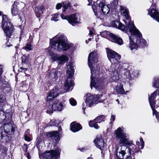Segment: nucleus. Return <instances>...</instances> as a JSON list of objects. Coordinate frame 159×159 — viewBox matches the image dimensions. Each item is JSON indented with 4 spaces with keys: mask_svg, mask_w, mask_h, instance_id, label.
<instances>
[{
    "mask_svg": "<svg viewBox=\"0 0 159 159\" xmlns=\"http://www.w3.org/2000/svg\"><path fill=\"white\" fill-rule=\"evenodd\" d=\"M107 56L108 59L112 63L111 66L109 69L110 74L112 79L111 81H115L119 79V75L123 71L122 75L124 79L129 78L130 73L129 70L126 69L123 70L122 65L119 63L120 58V56L116 52L109 49H107Z\"/></svg>",
    "mask_w": 159,
    "mask_h": 159,
    "instance_id": "1",
    "label": "nucleus"
},
{
    "mask_svg": "<svg viewBox=\"0 0 159 159\" xmlns=\"http://www.w3.org/2000/svg\"><path fill=\"white\" fill-rule=\"evenodd\" d=\"M121 14L124 16L126 20H124L125 23L128 24V27L129 32L133 34L129 37V47L131 50L136 49L138 47L141 41V34L137 29L133 23L131 21L129 15L127 8L125 7L120 6Z\"/></svg>",
    "mask_w": 159,
    "mask_h": 159,
    "instance_id": "2",
    "label": "nucleus"
},
{
    "mask_svg": "<svg viewBox=\"0 0 159 159\" xmlns=\"http://www.w3.org/2000/svg\"><path fill=\"white\" fill-rule=\"evenodd\" d=\"M51 41L52 46L46 48V51L49 52L50 58L53 61H58L59 56L52 52V49L57 51H66L69 48H71L73 46L72 44L66 43V37L63 35H57Z\"/></svg>",
    "mask_w": 159,
    "mask_h": 159,
    "instance_id": "3",
    "label": "nucleus"
},
{
    "mask_svg": "<svg viewBox=\"0 0 159 159\" xmlns=\"http://www.w3.org/2000/svg\"><path fill=\"white\" fill-rule=\"evenodd\" d=\"M97 53L96 52H93L90 53L89 54L88 58V64L90 68L91 73V82L90 83V87L91 89L92 87H94L96 89H98L99 90L101 89L103 85L102 80H96V78L94 75V71L93 70V67L95 65V63L97 61Z\"/></svg>",
    "mask_w": 159,
    "mask_h": 159,
    "instance_id": "4",
    "label": "nucleus"
},
{
    "mask_svg": "<svg viewBox=\"0 0 159 159\" xmlns=\"http://www.w3.org/2000/svg\"><path fill=\"white\" fill-rule=\"evenodd\" d=\"M2 27L5 35L7 37L11 38L14 32V27L11 23L10 20L5 15L2 16Z\"/></svg>",
    "mask_w": 159,
    "mask_h": 159,
    "instance_id": "5",
    "label": "nucleus"
},
{
    "mask_svg": "<svg viewBox=\"0 0 159 159\" xmlns=\"http://www.w3.org/2000/svg\"><path fill=\"white\" fill-rule=\"evenodd\" d=\"M134 147V145H130L129 147L127 148V146L124 145L118 146L116 149V157L119 159H123L124 158V156L127 154L126 158L128 159L131 156V152L129 149Z\"/></svg>",
    "mask_w": 159,
    "mask_h": 159,
    "instance_id": "6",
    "label": "nucleus"
},
{
    "mask_svg": "<svg viewBox=\"0 0 159 159\" xmlns=\"http://www.w3.org/2000/svg\"><path fill=\"white\" fill-rule=\"evenodd\" d=\"M74 73L73 63L69 62V64L67 66L66 73L67 76H69L65 83V87L67 88L66 92L70 89L74 85V82L71 77L73 75Z\"/></svg>",
    "mask_w": 159,
    "mask_h": 159,
    "instance_id": "7",
    "label": "nucleus"
},
{
    "mask_svg": "<svg viewBox=\"0 0 159 159\" xmlns=\"http://www.w3.org/2000/svg\"><path fill=\"white\" fill-rule=\"evenodd\" d=\"M101 96L100 95H96L95 96L90 93L86 94L84 96L85 102L83 104V110L84 111L86 107H91L98 103L101 102L98 100Z\"/></svg>",
    "mask_w": 159,
    "mask_h": 159,
    "instance_id": "8",
    "label": "nucleus"
},
{
    "mask_svg": "<svg viewBox=\"0 0 159 159\" xmlns=\"http://www.w3.org/2000/svg\"><path fill=\"white\" fill-rule=\"evenodd\" d=\"M114 133L116 139L120 141V144H129L127 135L124 132L122 128L119 127L114 131Z\"/></svg>",
    "mask_w": 159,
    "mask_h": 159,
    "instance_id": "9",
    "label": "nucleus"
},
{
    "mask_svg": "<svg viewBox=\"0 0 159 159\" xmlns=\"http://www.w3.org/2000/svg\"><path fill=\"white\" fill-rule=\"evenodd\" d=\"M64 87L65 90L63 92H61L59 91V89L57 86H55L50 92L48 93L47 97V101H48L52 100L53 98L58 96L60 94L66 92L70 89L67 91L66 92V91L67 89V88L66 87H65V85H64Z\"/></svg>",
    "mask_w": 159,
    "mask_h": 159,
    "instance_id": "10",
    "label": "nucleus"
},
{
    "mask_svg": "<svg viewBox=\"0 0 159 159\" xmlns=\"http://www.w3.org/2000/svg\"><path fill=\"white\" fill-rule=\"evenodd\" d=\"M61 150L58 148L56 150L48 151L43 153V157L47 159H57L60 156Z\"/></svg>",
    "mask_w": 159,
    "mask_h": 159,
    "instance_id": "11",
    "label": "nucleus"
},
{
    "mask_svg": "<svg viewBox=\"0 0 159 159\" xmlns=\"http://www.w3.org/2000/svg\"><path fill=\"white\" fill-rule=\"evenodd\" d=\"M111 25L112 27L120 29L123 31H125L127 33H128V32L130 33L131 34L130 36H129V34H128L129 38L133 34V33L129 31L128 24L127 25V26L125 27L122 24L117 20H114L111 23Z\"/></svg>",
    "mask_w": 159,
    "mask_h": 159,
    "instance_id": "12",
    "label": "nucleus"
},
{
    "mask_svg": "<svg viewBox=\"0 0 159 159\" xmlns=\"http://www.w3.org/2000/svg\"><path fill=\"white\" fill-rule=\"evenodd\" d=\"M63 104L57 100L52 101L51 105L48 106L49 111L52 112V111H61L63 108Z\"/></svg>",
    "mask_w": 159,
    "mask_h": 159,
    "instance_id": "13",
    "label": "nucleus"
},
{
    "mask_svg": "<svg viewBox=\"0 0 159 159\" xmlns=\"http://www.w3.org/2000/svg\"><path fill=\"white\" fill-rule=\"evenodd\" d=\"M148 14L154 20L159 23V13L156 9L154 4H152L149 9Z\"/></svg>",
    "mask_w": 159,
    "mask_h": 159,
    "instance_id": "14",
    "label": "nucleus"
},
{
    "mask_svg": "<svg viewBox=\"0 0 159 159\" xmlns=\"http://www.w3.org/2000/svg\"><path fill=\"white\" fill-rule=\"evenodd\" d=\"M157 101H159V90L156 89L151 95L149 98V101L151 107H153Z\"/></svg>",
    "mask_w": 159,
    "mask_h": 159,
    "instance_id": "15",
    "label": "nucleus"
},
{
    "mask_svg": "<svg viewBox=\"0 0 159 159\" xmlns=\"http://www.w3.org/2000/svg\"><path fill=\"white\" fill-rule=\"evenodd\" d=\"M79 15L77 13L72 14L68 17L67 20L69 23L72 25L78 23V19Z\"/></svg>",
    "mask_w": 159,
    "mask_h": 159,
    "instance_id": "16",
    "label": "nucleus"
},
{
    "mask_svg": "<svg viewBox=\"0 0 159 159\" xmlns=\"http://www.w3.org/2000/svg\"><path fill=\"white\" fill-rule=\"evenodd\" d=\"M94 142L95 146L98 148L102 149L103 148L104 145V140L100 136H97Z\"/></svg>",
    "mask_w": 159,
    "mask_h": 159,
    "instance_id": "17",
    "label": "nucleus"
},
{
    "mask_svg": "<svg viewBox=\"0 0 159 159\" xmlns=\"http://www.w3.org/2000/svg\"><path fill=\"white\" fill-rule=\"evenodd\" d=\"M2 128L4 129L5 132L8 134H11L14 130L13 125L11 123L4 124L2 127Z\"/></svg>",
    "mask_w": 159,
    "mask_h": 159,
    "instance_id": "18",
    "label": "nucleus"
},
{
    "mask_svg": "<svg viewBox=\"0 0 159 159\" xmlns=\"http://www.w3.org/2000/svg\"><path fill=\"white\" fill-rule=\"evenodd\" d=\"M110 40L119 45H121L123 43V41L121 38L113 34H111Z\"/></svg>",
    "mask_w": 159,
    "mask_h": 159,
    "instance_id": "19",
    "label": "nucleus"
},
{
    "mask_svg": "<svg viewBox=\"0 0 159 159\" xmlns=\"http://www.w3.org/2000/svg\"><path fill=\"white\" fill-rule=\"evenodd\" d=\"M71 130L74 132H77L81 129L82 126L79 124L73 122L70 124Z\"/></svg>",
    "mask_w": 159,
    "mask_h": 159,
    "instance_id": "20",
    "label": "nucleus"
},
{
    "mask_svg": "<svg viewBox=\"0 0 159 159\" xmlns=\"http://www.w3.org/2000/svg\"><path fill=\"white\" fill-rule=\"evenodd\" d=\"M69 59V56L68 55H62L59 56L58 62L59 64H64L68 61Z\"/></svg>",
    "mask_w": 159,
    "mask_h": 159,
    "instance_id": "21",
    "label": "nucleus"
},
{
    "mask_svg": "<svg viewBox=\"0 0 159 159\" xmlns=\"http://www.w3.org/2000/svg\"><path fill=\"white\" fill-rule=\"evenodd\" d=\"M124 83H121L118 84L116 87V89L117 93L120 94H125L126 92L123 89V85Z\"/></svg>",
    "mask_w": 159,
    "mask_h": 159,
    "instance_id": "22",
    "label": "nucleus"
},
{
    "mask_svg": "<svg viewBox=\"0 0 159 159\" xmlns=\"http://www.w3.org/2000/svg\"><path fill=\"white\" fill-rule=\"evenodd\" d=\"M48 136L55 140H59L60 139L59 134L57 131L49 133Z\"/></svg>",
    "mask_w": 159,
    "mask_h": 159,
    "instance_id": "23",
    "label": "nucleus"
},
{
    "mask_svg": "<svg viewBox=\"0 0 159 159\" xmlns=\"http://www.w3.org/2000/svg\"><path fill=\"white\" fill-rule=\"evenodd\" d=\"M30 56L23 55L22 57V64L23 65L28 64L30 62Z\"/></svg>",
    "mask_w": 159,
    "mask_h": 159,
    "instance_id": "24",
    "label": "nucleus"
},
{
    "mask_svg": "<svg viewBox=\"0 0 159 159\" xmlns=\"http://www.w3.org/2000/svg\"><path fill=\"white\" fill-rule=\"evenodd\" d=\"M14 5V7H16L19 10L24 8L25 6V4L22 2H16Z\"/></svg>",
    "mask_w": 159,
    "mask_h": 159,
    "instance_id": "25",
    "label": "nucleus"
},
{
    "mask_svg": "<svg viewBox=\"0 0 159 159\" xmlns=\"http://www.w3.org/2000/svg\"><path fill=\"white\" fill-rule=\"evenodd\" d=\"M101 10L103 14L105 15L108 14L110 11L109 8L107 5L104 6V7L101 9Z\"/></svg>",
    "mask_w": 159,
    "mask_h": 159,
    "instance_id": "26",
    "label": "nucleus"
},
{
    "mask_svg": "<svg viewBox=\"0 0 159 159\" xmlns=\"http://www.w3.org/2000/svg\"><path fill=\"white\" fill-rule=\"evenodd\" d=\"M11 13L13 16H16L18 15L19 10L16 7H14V5H13V8H11Z\"/></svg>",
    "mask_w": 159,
    "mask_h": 159,
    "instance_id": "27",
    "label": "nucleus"
},
{
    "mask_svg": "<svg viewBox=\"0 0 159 159\" xmlns=\"http://www.w3.org/2000/svg\"><path fill=\"white\" fill-rule=\"evenodd\" d=\"M97 123V122H94V120L93 121H90L89 122V125L91 127H93L97 129H98L99 127L96 123Z\"/></svg>",
    "mask_w": 159,
    "mask_h": 159,
    "instance_id": "28",
    "label": "nucleus"
},
{
    "mask_svg": "<svg viewBox=\"0 0 159 159\" xmlns=\"http://www.w3.org/2000/svg\"><path fill=\"white\" fill-rule=\"evenodd\" d=\"M153 86L156 88H159V79L155 78L153 83Z\"/></svg>",
    "mask_w": 159,
    "mask_h": 159,
    "instance_id": "29",
    "label": "nucleus"
},
{
    "mask_svg": "<svg viewBox=\"0 0 159 159\" xmlns=\"http://www.w3.org/2000/svg\"><path fill=\"white\" fill-rule=\"evenodd\" d=\"M63 9L62 11L64 12L70 7V3L68 2H64L63 3Z\"/></svg>",
    "mask_w": 159,
    "mask_h": 159,
    "instance_id": "30",
    "label": "nucleus"
},
{
    "mask_svg": "<svg viewBox=\"0 0 159 159\" xmlns=\"http://www.w3.org/2000/svg\"><path fill=\"white\" fill-rule=\"evenodd\" d=\"M105 118V116H101L97 117L96 119L94 120V122H97V123H100L102 121H103Z\"/></svg>",
    "mask_w": 159,
    "mask_h": 159,
    "instance_id": "31",
    "label": "nucleus"
},
{
    "mask_svg": "<svg viewBox=\"0 0 159 159\" xmlns=\"http://www.w3.org/2000/svg\"><path fill=\"white\" fill-rule=\"evenodd\" d=\"M155 106V105L154 106L152 107H151L152 109V111H153V116H154L155 115V116H156V118L158 120H159V113L158 112H157L155 109L154 108Z\"/></svg>",
    "mask_w": 159,
    "mask_h": 159,
    "instance_id": "32",
    "label": "nucleus"
},
{
    "mask_svg": "<svg viewBox=\"0 0 159 159\" xmlns=\"http://www.w3.org/2000/svg\"><path fill=\"white\" fill-rule=\"evenodd\" d=\"M111 34H113L110 33V32L105 31L102 32L101 35L102 36L105 38H107L108 36H109L111 38Z\"/></svg>",
    "mask_w": 159,
    "mask_h": 159,
    "instance_id": "33",
    "label": "nucleus"
},
{
    "mask_svg": "<svg viewBox=\"0 0 159 159\" xmlns=\"http://www.w3.org/2000/svg\"><path fill=\"white\" fill-rule=\"evenodd\" d=\"M59 15L58 13H55L52 15V17L51 20V21H57L58 20L57 19L59 17Z\"/></svg>",
    "mask_w": 159,
    "mask_h": 159,
    "instance_id": "34",
    "label": "nucleus"
},
{
    "mask_svg": "<svg viewBox=\"0 0 159 159\" xmlns=\"http://www.w3.org/2000/svg\"><path fill=\"white\" fill-rule=\"evenodd\" d=\"M104 0H98L97 1V4H98L99 7L101 8L104 7V6H106L104 4L105 2Z\"/></svg>",
    "mask_w": 159,
    "mask_h": 159,
    "instance_id": "35",
    "label": "nucleus"
},
{
    "mask_svg": "<svg viewBox=\"0 0 159 159\" xmlns=\"http://www.w3.org/2000/svg\"><path fill=\"white\" fill-rule=\"evenodd\" d=\"M23 48L27 52L31 51L32 50V45L30 43H27L26 46L24 47Z\"/></svg>",
    "mask_w": 159,
    "mask_h": 159,
    "instance_id": "36",
    "label": "nucleus"
},
{
    "mask_svg": "<svg viewBox=\"0 0 159 159\" xmlns=\"http://www.w3.org/2000/svg\"><path fill=\"white\" fill-rule=\"evenodd\" d=\"M70 102L71 105L74 106L76 104V102L73 98H71L69 100Z\"/></svg>",
    "mask_w": 159,
    "mask_h": 159,
    "instance_id": "37",
    "label": "nucleus"
},
{
    "mask_svg": "<svg viewBox=\"0 0 159 159\" xmlns=\"http://www.w3.org/2000/svg\"><path fill=\"white\" fill-rule=\"evenodd\" d=\"M35 11L36 12V15L38 17H39V16L37 15V14L40 15L43 13L42 10L39 9V7H37L35 9Z\"/></svg>",
    "mask_w": 159,
    "mask_h": 159,
    "instance_id": "38",
    "label": "nucleus"
},
{
    "mask_svg": "<svg viewBox=\"0 0 159 159\" xmlns=\"http://www.w3.org/2000/svg\"><path fill=\"white\" fill-rule=\"evenodd\" d=\"M92 8L93 9V10L94 13V14L95 16H98V13H97V6L95 5H93L92 6Z\"/></svg>",
    "mask_w": 159,
    "mask_h": 159,
    "instance_id": "39",
    "label": "nucleus"
},
{
    "mask_svg": "<svg viewBox=\"0 0 159 159\" xmlns=\"http://www.w3.org/2000/svg\"><path fill=\"white\" fill-rule=\"evenodd\" d=\"M131 144H130V145ZM134 147L132 148L131 149H129L130 150V151L131 152V155L132 154V153H131V151L132 152V154H134L135 153L137 152H138V150L136 148V146H135L134 144Z\"/></svg>",
    "mask_w": 159,
    "mask_h": 159,
    "instance_id": "40",
    "label": "nucleus"
},
{
    "mask_svg": "<svg viewBox=\"0 0 159 159\" xmlns=\"http://www.w3.org/2000/svg\"><path fill=\"white\" fill-rule=\"evenodd\" d=\"M139 71L137 70H134L132 72L133 75L135 77H137L138 76Z\"/></svg>",
    "mask_w": 159,
    "mask_h": 159,
    "instance_id": "41",
    "label": "nucleus"
},
{
    "mask_svg": "<svg viewBox=\"0 0 159 159\" xmlns=\"http://www.w3.org/2000/svg\"><path fill=\"white\" fill-rule=\"evenodd\" d=\"M6 104V100L5 98L1 99V106H3Z\"/></svg>",
    "mask_w": 159,
    "mask_h": 159,
    "instance_id": "42",
    "label": "nucleus"
},
{
    "mask_svg": "<svg viewBox=\"0 0 159 159\" xmlns=\"http://www.w3.org/2000/svg\"><path fill=\"white\" fill-rule=\"evenodd\" d=\"M2 154L3 155V156H4L6 155V152L7 150V149L6 148H5L3 147V148H2Z\"/></svg>",
    "mask_w": 159,
    "mask_h": 159,
    "instance_id": "43",
    "label": "nucleus"
},
{
    "mask_svg": "<svg viewBox=\"0 0 159 159\" xmlns=\"http://www.w3.org/2000/svg\"><path fill=\"white\" fill-rule=\"evenodd\" d=\"M19 18L20 19V21L23 22L25 19L24 15L22 13H21V15L19 16Z\"/></svg>",
    "mask_w": 159,
    "mask_h": 159,
    "instance_id": "44",
    "label": "nucleus"
},
{
    "mask_svg": "<svg viewBox=\"0 0 159 159\" xmlns=\"http://www.w3.org/2000/svg\"><path fill=\"white\" fill-rule=\"evenodd\" d=\"M69 16H65V15H64L62 13L61 15V18L63 20H67L68 19V17Z\"/></svg>",
    "mask_w": 159,
    "mask_h": 159,
    "instance_id": "45",
    "label": "nucleus"
},
{
    "mask_svg": "<svg viewBox=\"0 0 159 159\" xmlns=\"http://www.w3.org/2000/svg\"><path fill=\"white\" fill-rule=\"evenodd\" d=\"M62 6V4L61 3H58L56 5V8L57 10H58L61 8Z\"/></svg>",
    "mask_w": 159,
    "mask_h": 159,
    "instance_id": "46",
    "label": "nucleus"
},
{
    "mask_svg": "<svg viewBox=\"0 0 159 159\" xmlns=\"http://www.w3.org/2000/svg\"><path fill=\"white\" fill-rule=\"evenodd\" d=\"M115 119V116L112 115L111 116L110 120L111 121V123H112L114 121Z\"/></svg>",
    "mask_w": 159,
    "mask_h": 159,
    "instance_id": "47",
    "label": "nucleus"
},
{
    "mask_svg": "<svg viewBox=\"0 0 159 159\" xmlns=\"http://www.w3.org/2000/svg\"><path fill=\"white\" fill-rule=\"evenodd\" d=\"M25 140L28 141H30V138L26 135L25 136Z\"/></svg>",
    "mask_w": 159,
    "mask_h": 159,
    "instance_id": "48",
    "label": "nucleus"
},
{
    "mask_svg": "<svg viewBox=\"0 0 159 159\" xmlns=\"http://www.w3.org/2000/svg\"><path fill=\"white\" fill-rule=\"evenodd\" d=\"M2 111H1V112ZM2 113L1 112V114H2V116H3V120H4L5 119V118H6V113H5L3 111H2Z\"/></svg>",
    "mask_w": 159,
    "mask_h": 159,
    "instance_id": "49",
    "label": "nucleus"
},
{
    "mask_svg": "<svg viewBox=\"0 0 159 159\" xmlns=\"http://www.w3.org/2000/svg\"><path fill=\"white\" fill-rule=\"evenodd\" d=\"M140 140L141 142L142 148H143L144 146V142L143 140V139L142 138H141L140 139Z\"/></svg>",
    "mask_w": 159,
    "mask_h": 159,
    "instance_id": "50",
    "label": "nucleus"
},
{
    "mask_svg": "<svg viewBox=\"0 0 159 159\" xmlns=\"http://www.w3.org/2000/svg\"><path fill=\"white\" fill-rule=\"evenodd\" d=\"M59 74V72H55L54 73V77L55 79H56L57 78V75Z\"/></svg>",
    "mask_w": 159,
    "mask_h": 159,
    "instance_id": "51",
    "label": "nucleus"
},
{
    "mask_svg": "<svg viewBox=\"0 0 159 159\" xmlns=\"http://www.w3.org/2000/svg\"><path fill=\"white\" fill-rule=\"evenodd\" d=\"M142 42L143 43V44L144 45H146L147 43V42L144 39H142Z\"/></svg>",
    "mask_w": 159,
    "mask_h": 159,
    "instance_id": "52",
    "label": "nucleus"
},
{
    "mask_svg": "<svg viewBox=\"0 0 159 159\" xmlns=\"http://www.w3.org/2000/svg\"><path fill=\"white\" fill-rule=\"evenodd\" d=\"M91 40H92V39L91 38H89V39H88V40H86L85 41V42L86 43H89V41H91Z\"/></svg>",
    "mask_w": 159,
    "mask_h": 159,
    "instance_id": "53",
    "label": "nucleus"
},
{
    "mask_svg": "<svg viewBox=\"0 0 159 159\" xmlns=\"http://www.w3.org/2000/svg\"><path fill=\"white\" fill-rule=\"evenodd\" d=\"M93 34V32L91 30H89V35H90V36H92Z\"/></svg>",
    "mask_w": 159,
    "mask_h": 159,
    "instance_id": "54",
    "label": "nucleus"
},
{
    "mask_svg": "<svg viewBox=\"0 0 159 159\" xmlns=\"http://www.w3.org/2000/svg\"><path fill=\"white\" fill-rule=\"evenodd\" d=\"M20 69L21 70H24V71H26L27 70V69L26 68H24L23 67H21L20 68Z\"/></svg>",
    "mask_w": 159,
    "mask_h": 159,
    "instance_id": "55",
    "label": "nucleus"
},
{
    "mask_svg": "<svg viewBox=\"0 0 159 159\" xmlns=\"http://www.w3.org/2000/svg\"><path fill=\"white\" fill-rule=\"evenodd\" d=\"M39 9L42 10L43 11L44 9V7L43 6L41 5L40 7H39Z\"/></svg>",
    "mask_w": 159,
    "mask_h": 159,
    "instance_id": "56",
    "label": "nucleus"
},
{
    "mask_svg": "<svg viewBox=\"0 0 159 159\" xmlns=\"http://www.w3.org/2000/svg\"><path fill=\"white\" fill-rule=\"evenodd\" d=\"M27 157L28 159H31V156L29 153L27 154Z\"/></svg>",
    "mask_w": 159,
    "mask_h": 159,
    "instance_id": "57",
    "label": "nucleus"
},
{
    "mask_svg": "<svg viewBox=\"0 0 159 159\" xmlns=\"http://www.w3.org/2000/svg\"><path fill=\"white\" fill-rule=\"evenodd\" d=\"M10 43H9V44H8V43L7 42V46H8V47H10V46H11V45H10Z\"/></svg>",
    "mask_w": 159,
    "mask_h": 159,
    "instance_id": "58",
    "label": "nucleus"
},
{
    "mask_svg": "<svg viewBox=\"0 0 159 159\" xmlns=\"http://www.w3.org/2000/svg\"><path fill=\"white\" fill-rule=\"evenodd\" d=\"M89 2H90L91 1V0H88Z\"/></svg>",
    "mask_w": 159,
    "mask_h": 159,
    "instance_id": "59",
    "label": "nucleus"
},
{
    "mask_svg": "<svg viewBox=\"0 0 159 159\" xmlns=\"http://www.w3.org/2000/svg\"><path fill=\"white\" fill-rule=\"evenodd\" d=\"M116 101L117 102H118V103H119V100H118V99H117V100H116Z\"/></svg>",
    "mask_w": 159,
    "mask_h": 159,
    "instance_id": "60",
    "label": "nucleus"
},
{
    "mask_svg": "<svg viewBox=\"0 0 159 159\" xmlns=\"http://www.w3.org/2000/svg\"><path fill=\"white\" fill-rule=\"evenodd\" d=\"M88 159H92L91 158H88Z\"/></svg>",
    "mask_w": 159,
    "mask_h": 159,
    "instance_id": "61",
    "label": "nucleus"
},
{
    "mask_svg": "<svg viewBox=\"0 0 159 159\" xmlns=\"http://www.w3.org/2000/svg\"><path fill=\"white\" fill-rule=\"evenodd\" d=\"M96 41L97 42H98V40H97V39H96Z\"/></svg>",
    "mask_w": 159,
    "mask_h": 159,
    "instance_id": "62",
    "label": "nucleus"
},
{
    "mask_svg": "<svg viewBox=\"0 0 159 159\" xmlns=\"http://www.w3.org/2000/svg\"><path fill=\"white\" fill-rule=\"evenodd\" d=\"M1 71H2L1 70V71H0L1 74V72H2Z\"/></svg>",
    "mask_w": 159,
    "mask_h": 159,
    "instance_id": "63",
    "label": "nucleus"
},
{
    "mask_svg": "<svg viewBox=\"0 0 159 159\" xmlns=\"http://www.w3.org/2000/svg\"><path fill=\"white\" fill-rule=\"evenodd\" d=\"M0 14H1V15H2V13H1V12Z\"/></svg>",
    "mask_w": 159,
    "mask_h": 159,
    "instance_id": "64",
    "label": "nucleus"
}]
</instances>
